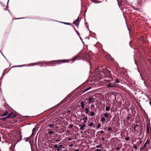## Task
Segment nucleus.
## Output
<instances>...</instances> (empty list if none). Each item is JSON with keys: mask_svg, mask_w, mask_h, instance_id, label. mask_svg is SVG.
<instances>
[{"mask_svg": "<svg viewBox=\"0 0 151 151\" xmlns=\"http://www.w3.org/2000/svg\"><path fill=\"white\" fill-rule=\"evenodd\" d=\"M10 133L13 138H11L10 136V141L11 139L15 140L16 139L18 141H19L21 139L22 137L19 132L13 129L11 131V132L10 131Z\"/></svg>", "mask_w": 151, "mask_h": 151, "instance_id": "f257e3e1", "label": "nucleus"}, {"mask_svg": "<svg viewBox=\"0 0 151 151\" xmlns=\"http://www.w3.org/2000/svg\"><path fill=\"white\" fill-rule=\"evenodd\" d=\"M102 70L101 69L99 70L97 72V73L99 74H100V77H101V76H104V74H105L106 75L107 74L108 75V77L109 78L111 77V71L108 70V69L105 68V69L104 68L102 69Z\"/></svg>", "mask_w": 151, "mask_h": 151, "instance_id": "f03ea898", "label": "nucleus"}, {"mask_svg": "<svg viewBox=\"0 0 151 151\" xmlns=\"http://www.w3.org/2000/svg\"><path fill=\"white\" fill-rule=\"evenodd\" d=\"M17 113L16 112L13 110L10 107V123H14L17 122V121L15 119H12L16 116Z\"/></svg>", "mask_w": 151, "mask_h": 151, "instance_id": "7ed1b4c3", "label": "nucleus"}, {"mask_svg": "<svg viewBox=\"0 0 151 151\" xmlns=\"http://www.w3.org/2000/svg\"><path fill=\"white\" fill-rule=\"evenodd\" d=\"M68 60H58L52 61L50 62H46V65L50 66H52L55 64H60V63H64L68 62Z\"/></svg>", "mask_w": 151, "mask_h": 151, "instance_id": "20e7f679", "label": "nucleus"}, {"mask_svg": "<svg viewBox=\"0 0 151 151\" xmlns=\"http://www.w3.org/2000/svg\"><path fill=\"white\" fill-rule=\"evenodd\" d=\"M95 101V99L94 98L92 97H89L87 103L88 105H89L91 104H93Z\"/></svg>", "mask_w": 151, "mask_h": 151, "instance_id": "39448f33", "label": "nucleus"}, {"mask_svg": "<svg viewBox=\"0 0 151 151\" xmlns=\"http://www.w3.org/2000/svg\"><path fill=\"white\" fill-rule=\"evenodd\" d=\"M79 18L78 17V18L74 21L73 22V23L74 24H75L76 26H78L79 25Z\"/></svg>", "mask_w": 151, "mask_h": 151, "instance_id": "423d86ee", "label": "nucleus"}, {"mask_svg": "<svg viewBox=\"0 0 151 151\" xmlns=\"http://www.w3.org/2000/svg\"><path fill=\"white\" fill-rule=\"evenodd\" d=\"M46 62L45 61H43L42 62H39L38 63V64L37 63H34V65H37V64L40 65H44V64H45L46 65Z\"/></svg>", "mask_w": 151, "mask_h": 151, "instance_id": "0eeeda50", "label": "nucleus"}, {"mask_svg": "<svg viewBox=\"0 0 151 151\" xmlns=\"http://www.w3.org/2000/svg\"><path fill=\"white\" fill-rule=\"evenodd\" d=\"M80 103L81 104V107L83 110H84V107L85 106L84 102L83 101L80 102Z\"/></svg>", "mask_w": 151, "mask_h": 151, "instance_id": "6e6552de", "label": "nucleus"}, {"mask_svg": "<svg viewBox=\"0 0 151 151\" xmlns=\"http://www.w3.org/2000/svg\"><path fill=\"white\" fill-rule=\"evenodd\" d=\"M139 127V125L137 124L134 127L133 129L134 130L135 132H138V130L136 129L137 127Z\"/></svg>", "mask_w": 151, "mask_h": 151, "instance_id": "1a4fd4ad", "label": "nucleus"}, {"mask_svg": "<svg viewBox=\"0 0 151 151\" xmlns=\"http://www.w3.org/2000/svg\"><path fill=\"white\" fill-rule=\"evenodd\" d=\"M87 119L88 118L87 116H86L85 118H83L82 119V120H84V124H85V123L86 122Z\"/></svg>", "mask_w": 151, "mask_h": 151, "instance_id": "9d476101", "label": "nucleus"}, {"mask_svg": "<svg viewBox=\"0 0 151 151\" xmlns=\"http://www.w3.org/2000/svg\"><path fill=\"white\" fill-rule=\"evenodd\" d=\"M9 114L5 118H2V119H1V120H2V121H4V120H5V119H7V118H9Z\"/></svg>", "mask_w": 151, "mask_h": 151, "instance_id": "9b49d317", "label": "nucleus"}, {"mask_svg": "<svg viewBox=\"0 0 151 151\" xmlns=\"http://www.w3.org/2000/svg\"><path fill=\"white\" fill-rule=\"evenodd\" d=\"M86 126V124H83L81 127L80 128V130H83L84 129V128Z\"/></svg>", "mask_w": 151, "mask_h": 151, "instance_id": "f8f14e48", "label": "nucleus"}, {"mask_svg": "<svg viewBox=\"0 0 151 151\" xmlns=\"http://www.w3.org/2000/svg\"><path fill=\"white\" fill-rule=\"evenodd\" d=\"M48 133L50 134H52V135H54L55 134V132L52 131H49Z\"/></svg>", "mask_w": 151, "mask_h": 151, "instance_id": "ddd939ff", "label": "nucleus"}, {"mask_svg": "<svg viewBox=\"0 0 151 151\" xmlns=\"http://www.w3.org/2000/svg\"><path fill=\"white\" fill-rule=\"evenodd\" d=\"M8 112L6 111L5 113H4V114H1V116H5L8 114Z\"/></svg>", "mask_w": 151, "mask_h": 151, "instance_id": "4468645a", "label": "nucleus"}, {"mask_svg": "<svg viewBox=\"0 0 151 151\" xmlns=\"http://www.w3.org/2000/svg\"><path fill=\"white\" fill-rule=\"evenodd\" d=\"M35 128H33L32 130V133L31 136L32 137V135H34V133L35 132Z\"/></svg>", "mask_w": 151, "mask_h": 151, "instance_id": "2eb2a0df", "label": "nucleus"}, {"mask_svg": "<svg viewBox=\"0 0 151 151\" xmlns=\"http://www.w3.org/2000/svg\"><path fill=\"white\" fill-rule=\"evenodd\" d=\"M148 145V146L149 145V142L148 140H147L146 142L144 144V145L145 146V147H146L147 145Z\"/></svg>", "mask_w": 151, "mask_h": 151, "instance_id": "dca6fc26", "label": "nucleus"}, {"mask_svg": "<svg viewBox=\"0 0 151 151\" xmlns=\"http://www.w3.org/2000/svg\"><path fill=\"white\" fill-rule=\"evenodd\" d=\"M89 109L88 108H86L85 109V113L86 114H88L89 112Z\"/></svg>", "mask_w": 151, "mask_h": 151, "instance_id": "f3484780", "label": "nucleus"}, {"mask_svg": "<svg viewBox=\"0 0 151 151\" xmlns=\"http://www.w3.org/2000/svg\"><path fill=\"white\" fill-rule=\"evenodd\" d=\"M110 107L108 106H107L106 108V110L107 111H108L109 110Z\"/></svg>", "mask_w": 151, "mask_h": 151, "instance_id": "a211bd4d", "label": "nucleus"}, {"mask_svg": "<svg viewBox=\"0 0 151 151\" xmlns=\"http://www.w3.org/2000/svg\"><path fill=\"white\" fill-rule=\"evenodd\" d=\"M87 60L90 61L91 60V58L90 55H88V57L87 58Z\"/></svg>", "mask_w": 151, "mask_h": 151, "instance_id": "6ab92c4d", "label": "nucleus"}, {"mask_svg": "<svg viewBox=\"0 0 151 151\" xmlns=\"http://www.w3.org/2000/svg\"><path fill=\"white\" fill-rule=\"evenodd\" d=\"M9 0H8V2H7V7L5 9V11L7 10L8 11H9L8 9V3H9Z\"/></svg>", "mask_w": 151, "mask_h": 151, "instance_id": "aec40b11", "label": "nucleus"}, {"mask_svg": "<svg viewBox=\"0 0 151 151\" xmlns=\"http://www.w3.org/2000/svg\"><path fill=\"white\" fill-rule=\"evenodd\" d=\"M31 137V136H30V137H27V138H24V139H26V140H25V142H27L29 140V139Z\"/></svg>", "mask_w": 151, "mask_h": 151, "instance_id": "412c9836", "label": "nucleus"}, {"mask_svg": "<svg viewBox=\"0 0 151 151\" xmlns=\"http://www.w3.org/2000/svg\"><path fill=\"white\" fill-rule=\"evenodd\" d=\"M104 116L106 118H108L109 117V115L107 113H104Z\"/></svg>", "mask_w": 151, "mask_h": 151, "instance_id": "4be33fe9", "label": "nucleus"}, {"mask_svg": "<svg viewBox=\"0 0 151 151\" xmlns=\"http://www.w3.org/2000/svg\"><path fill=\"white\" fill-rule=\"evenodd\" d=\"M61 22V23H63L64 24H66V25H70L71 24L70 23H66V22Z\"/></svg>", "mask_w": 151, "mask_h": 151, "instance_id": "5701e85b", "label": "nucleus"}, {"mask_svg": "<svg viewBox=\"0 0 151 151\" xmlns=\"http://www.w3.org/2000/svg\"><path fill=\"white\" fill-rule=\"evenodd\" d=\"M90 115L91 116H93L95 115V113L94 112H91L90 113Z\"/></svg>", "mask_w": 151, "mask_h": 151, "instance_id": "b1692460", "label": "nucleus"}, {"mask_svg": "<svg viewBox=\"0 0 151 151\" xmlns=\"http://www.w3.org/2000/svg\"><path fill=\"white\" fill-rule=\"evenodd\" d=\"M101 122H104L105 121V119L104 117H102L101 119Z\"/></svg>", "mask_w": 151, "mask_h": 151, "instance_id": "393cba45", "label": "nucleus"}, {"mask_svg": "<svg viewBox=\"0 0 151 151\" xmlns=\"http://www.w3.org/2000/svg\"><path fill=\"white\" fill-rule=\"evenodd\" d=\"M107 86L108 87H114V86L113 85H111L110 84H108Z\"/></svg>", "mask_w": 151, "mask_h": 151, "instance_id": "a878e982", "label": "nucleus"}, {"mask_svg": "<svg viewBox=\"0 0 151 151\" xmlns=\"http://www.w3.org/2000/svg\"><path fill=\"white\" fill-rule=\"evenodd\" d=\"M102 146V145L101 144L99 145H96V147L97 148H99L101 147Z\"/></svg>", "mask_w": 151, "mask_h": 151, "instance_id": "bb28decb", "label": "nucleus"}, {"mask_svg": "<svg viewBox=\"0 0 151 151\" xmlns=\"http://www.w3.org/2000/svg\"><path fill=\"white\" fill-rule=\"evenodd\" d=\"M119 82V81L117 79H116V80L114 81V83H118Z\"/></svg>", "mask_w": 151, "mask_h": 151, "instance_id": "cd10ccee", "label": "nucleus"}, {"mask_svg": "<svg viewBox=\"0 0 151 151\" xmlns=\"http://www.w3.org/2000/svg\"><path fill=\"white\" fill-rule=\"evenodd\" d=\"M54 126V124H49V125L48 127H50V128H52V127H53V126Z\"/></svg>", "mask_w": 151, "mask_h": 151, "instance_id": "c85d7f7f", "label": "nucleus"}, {"mask_svg": "<svg viewBox=\"0 0 151 151\" xmlns=\"http://www.w3.org/2000/svg\"><path fill=\"white\" fill-rule=\"evenodd\" d=\"M101 126V124H100V123L98 124V125H97V128H98H98H100V127Z\"/></svg>", "mask_w": 151, "mask_h": 151, "instance_id": "c756f323", "label": "nucleus"}, {"mask_svg": "<svg viewBox=\"0 0 151 151\" xmlns=\"http://www.w3.org/2000/svg\"><path fill=\"white\" fill-rule=\"evenodd\" d=\"M58 147L60 148H64V147H63V146L62 145H60Z\"/></svg>", "mask_w": 151, "mask_h": 151, "instance_id": "7c9ffc66", "label": "nucleus"}, {"mask_svg": "<svg viewBox=\"0 0 151 151\" xmlns=\"http://www.w3.org/2000/svg\"><path fill=\"white\" fill-rule=\"evenodd\" d=\"M93 122H91L89 124L88 126L90 127H91L93 125Z\"/></svg>", "mask_w": 151, "mask_h": 151, "instance_id": "2f4dec72", "label": "nucleus"}, {"mask_svg": "<svg viewBox=\"0 0 151 151\" xmlns=\"http://www.w3.org/2000/svg\"><path fill=\"white\" fill-rule=\"evenodd\" d=\"M125 139L126 140L128 141L129 139V138L128 137H126Z\"/></svg>", "mask_w": 151, "mask_h": 151, "instance_id": "473e14b6", "label": "nucleus"}, {"mask_svg": "<svg viewBox=\"0 0 151 151\" xmlns=\"http://www.w3.org/2000/svg\"><path fill=\"white\" fill-rule=\"evenodd\" d=\"M90 88H91L90 87H88L87 88H86L84 90V91H87Z\"/></svg>", "mask_w": 151, "mask_h": 151, "instance_id": "72a5a7b5", "label": "nucleus"}, {"mask_svg": "<svg viewBox=\"0 0 151 151\" xmlns=\"http://www.w3.org/2000/svg\"><path fill=\"white\" fill-rule=\"evenodd\" d=\"M73 126V125L71 124H70V125L69 126V127L70 128H71Z\"/></svg>", "mask_w": 151, "mask_h": 151, "instance_id": "f704fd0d", "label": "nucleus"}, {"mask_svg": "<svg viewBox=\"0 0 151 151\" xmlns=\"http://www.w3.org/2000/svg\"><path fill=\"white\" fill-rule=\"evenodd\" d=\"M112 130V129L111 127H109L108 128L107 131H110Z\"/></svg>", "mask_w": 151, "mask_h": 151, "instance_id": "c9c22d12", "label": "nucleus"}, {"mask_svg": "<svg viewBox=\"0 0 151 151\" xmlns=\"http://www.w3.org/2000/svg\"><path fill=\"white\" fill-rule=\"evenodd\" d=\"M116 150L118 151L120 150V148L119 147H117L116 148Z\"/></svg>", "mask_w": 151, "mask_h": 151, "instance_id": "e433bc0d", "label": "nucleus"}, {"mask_svg": "<svg viewBox=\"0 0 151 151\" xmlns=\"http://www.w3.org/2000/svg\"><path fill=\"white\" fill-rule=\"evenodd\" d=\"M133 147L134 149H135L136 150H137V146L136 145H134L133 146Z\"/></svg>", "mask_w": 151, "mask_h": 151, "instance_id": "4c0bfd02", "label": "nucleus"}, {"mask_svg": "<svg viewBox=\"0 0 151 151\" xmlns=\"http://www.w3.org/2000/svg\"><path fill=\"white\" fill-rule=\"evenodd\" d=\"M89 63L90 65L91 68H92V64H91V62L90 61L89 62Z\"/></svg>", "mask_w": 151, "mask_h": 151, "instance_id": "58836bf2", "label": "nucleus"}, {"mask_svg": "<svg viewBox=\"0 0 151 151\" xmlns=\"http://www.w3.org/2000/svg\"><path fill=\"white\" fill-rule=\"evenodd\" d=\"M136 128V129L138 130V131L139 130H140V127L139 126V127H137Z\"/></svg>", "mask_w": 151, "mask_h": 151, "instance_id": "ea45409f", "label": "nucleus"}, {"mask_svg": "<svg viewBox=\"0 0 151 151\" xmlns=\"http://www.w3.org/2000/svg\"><path fill=\"white\" fill-rule=\"evenodd\" d=\"M78 57H76L74 58L73 59V60L74 61Z\"/></svg>", "mask_w": 151, "mask_h": 151, "instance_id": "a19ab883", "label": "nucleus"}, {"mask_svg": "<svg viewBox=\"0 0 151 151\" xmlns=\"http://www.w3.org/2000/svg\"><path fill=\"white\" fill-rule=\"evenodd\" d=\"M54 147L55 148H57L58 147L57 146V145H55L54 146Z\"/></svg>", "mask_w": 151, "mask_h": 151, "instance_id": "79ce46f5", "label": "nucleus"}, {"mask_svg": "<svg viewBox=\"0 0 151 151\" xmlns=\"http://www.w3.org/2000/svg\"><path fill=\"white\" fill-rule=\"evenodd\" d=\"M95 151H101V150L100 149H97Z\"/></svg>", "mask_w": 151, "mask_h": 151, "instance_id": "37998d69", "label": "nucleus"}, {"mask_svg": "<svg viewBox=\"0 0 151 151\" xmlns=\"http://www.w3.org/2000/svg\"><path fill=\"white\" fill-rule=\"evenodd\" d=\"M57 151H59L60 150V148L58 147L57 148Z\"/></svg>", "mask_w": 151, "mask_h": 151, "instance_id": "c03bdc74", "label": "nucleus"}, {"mask_svg": "<svg viewBox=\"0 0 151 151\" xmlns=\"http://www.w3.org/2000/svg\"><path fill=\"white\" fill-rule=\"evenodd\" d=\"M72 139V138H69L68 139V141H71Z\"/></svg>", "mask_w": 151, "mask_h": 151, "instance_id": "a18cd8bd", "label": "nucleus"}, {"mask_svg": "<svg viewBox=\"0 0 151 151\" xmlns=\"http://www.w3.org/2000/svg\"><path fill=\"white\" fill-rule=\"evenodd\" d=\"M100 132H101V134H103L104 133V132L102 131H100Z\"/></svg>", "mask_w": 151, "mask_h": 151, "instance_id": "49530a36", "label": "nucleus"}, {"mask_svg": "<svg viewBox=\"0 0 151 151\" xmlns=\"http://www.w3.org/2000/svg\"><path fill=\"white\" fill-rule=\"evenodd\" d=\"M93 106H94V105H93V104H91V107H93Z\"/></svg>", "mask_w": 151, "mask_h": 151, "instance_id": "de8ad7c7", "label": "nucleus"}, {"mask_svg": "<svg viewBox=\"0 0 151 151\" xmlns=\"http://www.w3.org/2000/svg\"><path fill=\"white\" fill-rule=\"evenodd\" d=\"M145 146L144 145H143V146L142 147V149H143L144 148H145Z\"/></svg>", "mask_w": 151, "mask_h": 151, "instance_id": "09e8293b", "label": "nucleus"}, {"mask_svg": "<svg viewBox=\"0 0 151 151\" xmlns=\"http://www.w3.org/2000/svg\"><path fill=\"white\" fill-rule=\"evenodd\" d=\"M76 32L77 33L78 35L79 36V33L76 30Z\"/></svg>", "mask_w": 151, "mask_h": 151, "instance_id": "8fccbe9b", "label": "nucleus"}, {"mask_svg": "<svg viewBox=\"0 0 151 151\" xmlns=\"http://www.w3.org/2000/svg\"><path fill=\"white\" fill-rule=\"evenodd\" d=\"M56 141L58 142H60V140L59 139H56Z\"/></svg>", "mask_w": 151, "mask_h": 151, "instance_id": "3c124183", "label": "nucleus"}, {"mask_svg": "<svg viewBox=\"0 0 151 151\" xmlns=\"http://www.w3.org/2000/svg\"><path fill=\"white\" fill-rule=\"evenodd\" d=\"M82 125H81V124H79L78 125V126L79 127H81L82 126Z\"/></svg>", "mask_w": 151, "mask_h": 151, "instance_id": "603ef678", "label": "nucleus"}, {"mask_svg": "<svg viewBox=\"0 0 151 151\" xmlns=\"http://www.w3.org/2000/svg\"><path fill=\"white\" fill-rule=\"evenodd\" d=\"M74 151H79L78 149H76L74 150Z\"/></svg>", "mask_w": 151, "mask_h": 151, "instance_id": "864d4df0", "label": "nucleus"}, {"mask_svg": "<svg viewBox=\"0 0 151 151\" xmlns=\"http://www.w3.org/2000/svg\"><path fill=\"white\" fill-rule=\"evenodd\" d=\"M0 52H1V54H2V55L3 56H4V55H3V54H2V52H1V51H0Z\"/></svg>", "mask_w": 151, "mask_h": 151, "instance_id": "5fc2aeb1", "label": "nucleus"}, {"mask_svg": "<svg viewBox=\"0 0 151 151\" xmlns=\"http://www.w3.org/2000/svg\"><path fill=\"white\" fill-rule=\"evenodd\" d=\"M102 139L103 140H104V138H103V137H102Z\"/></svg>", "mask_w": 151, "mask_h": 151, "instance_id": "6e6d98bb", "label": "nucleus"}, {"mask_svg": "<svg viewBox=\"0 0 151 151\" xmlns=\"http://www.w3.org/2000/svg\"><path fill=\"white\" fill-rule=\"evenodd\" d=\"M129 117L128 116V117H127V119H129Z\"/></svg>", "mask_w": 151, "mask_h": 151, "instance_id": "4d7b16f0", "label": "nucleus"}, {"mask_svg": "<svg viewBox=\"0 0 151 151\" xmlns=\"http://www.w3.org/2000/svg\"><path fill=\"white\" fill-rule=\"evenodd\" d=\"M81 132V133H82V134H83V132H82V131Z\"/></svg>", "mask_w": 151, "mask_h": 151, "instance_id": "13d9d810", "label": "nucleus"}, {"mask_svg": "<svg viewBox=\"0 0 151 151\" xmlns=\"http://www.w3.org/2000/svg\"><path fill=\"white\" fill-rule=\"evenodd\" d=\"M22 65H19V66H17V67H21V66H22Z\"/></svg>", "mask_w": 151, "mask_h": 151, "instance_id": "bf43d9fd", "label": "nucleus"}, {"mask_svg": "<svg viewBox=\"0 0 151 151\" xmlns=\"http://www.w3.org/2000/svg\"><path fill=\"white\" fill-rule=\"evenodd\" d=\"M72 146H73V145H70V147H72Z\"/></svg>", "mask_w": 151, "mask_h": 151, "instance_id": "052dcab7", "label": "nucleus"}, {"mask_svg": "<svg viewBox=\"0 0 151 151\" xmlns=\"http://www.w3.org/2000/svg\"><path fill=\"white\" fill-rule=\"evenodd\" d=\"M135 64H136V65H137V63H136V61H135Z\"/></svg>", "mask_w": 151, "mask_h": 151, "instance_id": "680f3d73", "label": "nucleus"}, {"mask_svg": "<svg viewBox=\"0 0 151 151\" xmlns=\"http://www.w3.org/2000/svg\"><path fill=\"white\" fill-rule=\"evenodd\" d=\"M10 150H11L12 149H11V147H10Z\"/></svg>", "mask_w": 151, "mask_h": 151, "instance_id": "e2e57ef3", "label": "nucleus"}, {"mask_svg": "<svg viewBox=\"0 0 151 151\" xmlns=\"http://www.w3.org/2000/svg\"><path fill=\"white\" fill-rule=\"evenodd\" d=\"M79 37H80V39L81 40V38L79 36Z\"/></svg>", "mask_w": 151, "mask_h": 151, "instance_id": "0e129e2a", "label": "nucleus"}, {"mask_svg": "<svg viewBox=\"0 0 151 151\" xmlns=\"http://www.w3.org/2000/svg\"><path fill=\"white\" fill-rule=\"evenodd\" d=\"M29 143H31L30 141H29Z\"/></svg>", "mask_w": 151, "mask_h": 151, "instance_id": "69168bd1", "label": "nucleus"}, {"mask_svg": "<svg viewBox=\"0 0 151 151\" xmlns=\"http://www.w3.org/2000/svg\"><path fill=\"white\" fill-rule=\"evenodd\" d=\"M11 151H15L14 150H12Z\"/></svg>", "mask_w": 151, "mask_h": 151, "instance_id": "338daca9", "label": "nucleus"}, {"mask_svg": "<svg viewBox=\"0 0 151 151\" xmlns=\"http://www.w3.org/2000/svg\"><path fill=\"white\" fill-rule=\"evenodd\" d=\"M109 151H113L112 150H110Z\"/></svg>", "mask_w": 151, "mask_h": 151, "instance_id": "774afa93", "label": "nucleus"}]
</instances>
